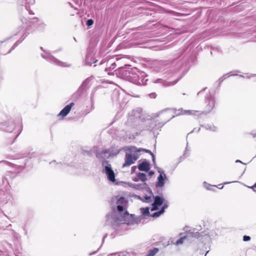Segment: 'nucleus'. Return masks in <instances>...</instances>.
<instances>
[{
	"label": "nucleus",
	"mask_w": 256,
	"mask_h": 256,
	"mask_svg": "<svg viewBox=\"0 0 256 256\" xmlns=\"http://www.w3.org/2000/svg\"><path fill=\"white\" fill-rule=\"evenodd\" d=\"M158 251V248H154L153 250L150 251L148 256H154Z\"/></svg>",
	"instance_id": "nucleus-15"
},
{
	"label": "nucleus",
	"mask_w": 256,
	"mask_h": 256,
	"mask_svg": "<svg viewBox=\"0 0 256 256\" xmlns=\"http://www.w3.org/2000/svg\"><path fill=\"white\" fill-rule=\"evenodd\" d=\"M42 56L43 58L46 59L48 60L50 62L54 63L56 64L62 66H70V64H66L64 62H62L58 60L55 58L54 56H51L49 53L44 52L43 54H42Z\"/></svg>",
	"instance_id": "nucleus-4"
},
{
	"label": "nucleus",
	"mask_w": 256,
	"mask_h": 256,
	"mask_svg": "<svg viewBox=\"0 0 256 256\" xmlns=\"http://www.w3.org/2000/svg\"><path fill=\"white\" fill-rule=\"evenodd\" d=\"M162 113L164 114L166 116H168L170 117V118H174L175 115L178 116L180 114H190V115H196V113L200 114L198 111L196 110H182V108L179 109L178 110H176L174 109L168 108L165 110H164L162 112Z\"/></svg>",
	"instance_id": "nucleus-2"
},
{
	"label": "nucleus",
	"mask_w": 256,
	"mask_h": 256,
	"mask_svg": "<svg viewBox=\"0 0 256 256\" xmlns=\"http://www.w3.org/2000/svg\"><path fill=\"white\" fill-rule=\"evenodd\" d=\"M168 204L166 203H164V205L162 206V208L160 210L156 212L153 214L152 216L153 217H158L160 215H161L162 213H164V210L167 208Z\"/></svg>",
	"instance_id": "nucleus-12"
},
{
	"label": "nucleus",
	"mask_w": 256,
	"mask_h": 256,
	"mask_svg": "<svg viewBox=\"0 0 256 256\" xmlns=\"http://www.w3.org/2000/svg\"><path fill=\"white\" fill-rule=\"evenodd\" d=\"M220 185H221V184H219V185H218V186H220V188H220V189H222V188L223 186H220Z\"/></svg>",
	"instance_id": "nucleus-29"
},
{
	"label": "nucleus",
	"mask_w": 256,
	"mask_h": 256,
	"mask_svg": "<svg viewBox=\"0 0 256 256\" xmlns=\"http://www.w3.org/2000/svg\"><path fill=\"white\" fill-rule=\"evenodd\" d=\"M220 185H221V184H219V185H218V186H220V188H220V189H222V188L223 186H220Z\"/></svg>",
	"instance_id": "nucleus-30"
},
{
	"label": "nucleus",
	"mask_w": 256,
	"mask_h": 256,
	"mask_svg": "<svg viewBox=\"0 0 256 256\" xmlns=\"http://www.w3.org/2000/svg\"><path fill=\"white\" fill-rule=\"evenodd\" d=\"M205 128L206 129L210 130L212 131H215L216 130V128L215 126H212V125L210 126V125L208 124L205 126Z\"/></svg>",
	"instance_id": "nucleus-17"
},
{
	"label": "nucleus",
	"mask_w": 256,
	"mask_h": 256,
	"mask_svg": "<svg viewBox=\"0 0 256 256\" xmlns=\"http://www.w3.org/2000/svg\"><path fill=\"white\" fill-rule=\"evenodd\" d=\"M150 96L151 98H154L156 96V94L155 93H152L150 94Z\"/></svg>",
	"instance_id": "nucleus-24"
},
{
	"label": "nucleus",
	"mask_w": 256,
	"mask_h": 256,
	"mask_svg": "<svg viewBox=\"0 0 256 256\" xmlns=\"http://www.w3.org/2000/svg\"><path fill=\"white\" fill-rule=\"evenodd\" d=\"M110 155V150H103L101 154L98 153L96 154L97 157L102 158H108Z\"/></svg>",
	"instance_id": "nucleus-11"
},
{
	"label": "nucleus",
	"mask_w": 256,
	"mask_h": 256,
	"mask_svg": "<svg viewBox=\"0 0 256 256\" xmlns=\"http://www.w3.org/2000/svg\"><path fill=\"white\" fill-rule=\"evenodd\" d=\"M134 150L133 148H128L126 150L125 162L123 164L122 167L128 166L134 163L136 160L132 156V153L134 152Z\"/></svg>",
	"instance_id": "nucleus-3"
},
{
	"label": "nucleus",
	"mask_w": 256,
	"mask_h": 256,
	"mask_svg": "<svg viewBox=\"0 0 256 256\" xmlns=\"http://www.w3.org/2000/svg\"><path fill=\"white\" fill-rule=\"evenodd\" d=\"M152 155L153 161H154V156L153 154H152Z\"/></svg>",
	"instance_id": "nucleus-31"
},
{
	"label": "nucleus",
	"mask_w": 256,
	"mask_h": 256,
	"mask_svg": "<svg viewBox=\"0 0 256 256\" xmlns=\"http://www.w3.org/2000/svg\"><path fill=\"white\" fill-rule=\"evenodd\" d=\"M220 185H221V184H219V185H218V186H220V188H220V189H222V188L223 186H220Z\"/></svg>",
	"instance_id": "nucleus-28"
},
{
	"label": "nucleus",
	"mask_w": 256,
	"mask_h": 256,
	"mask_svg": "<svg viewBox=\"0 0 256 256\" xmlns=\"http://www.w3.org/2000/svg\"><path fill=\"white\" fill-rule=\"evenodd\" d=\"M198 235V232L194 233L192 232H188L186 236H192V237H194L196 238Z\"/></svg>",
	"instance_id": "nucleus-18"
},
{
	"label": "nucleus",
	"mask_w": 256,
	"mask_h": 256,
	"mask_svg": "<svg viewBox=\"0 0 256 256\" xmlns=\"http://www.w3.org/2000/svg\"><path fill=\"white\" fill-rule=\"evenodd\" d=\"M130 148H133L135 149L134 152L132 153V156L134 158V160H138V158H139V154H138V152H141V151H146V152H149L148 150H146V149H144V148H137L135 146H130Z\"/></svg>",
	"instance_id": "nucleus-9"
},
{
	"label": "nucleus",
	"mask_w": 256,
	"mask_h": 256,
	"mask_svg": "<svg viewBox=\"0 0 256 256\" xmlns=\"http://www.w3.org/2000/svg\"><path fill=\"white\" fill-rule=\"evenodd\" d=\"M154 172L153 171H150L148 172V176H152L154 175Z\"/></svg>",
	"instance_id": "nucleus-25"
},
{
	"label": "nucleus",
	"mask_w": 256,
	"mask_h": 256,
	"mask_svg": "<svg viewBox=\"0 0 256 256\" xmlns=\"http://www.w3.org/2000/svg\"><path fill=\"white\" fill-rule=\"evenodd\" d=\"M137 176L138 178L142 182H144L146 180V174L144 173L140 172Z\"/></svg>",
	"instance_id": "nucleus-13"
},
{
	"label": "nucleus",
	"mask_w": 256,
	"mask_h": 256,
	"mask_svg": "<svg viewBox=\"0 0 256 256\" xmlns=\"http://www.w3.org/2000/svg\"><path fill=\"white\" fill-rule=\"evenodd\" d=\"M134 168H135V167H134V166L132 167V168H133V170H134Z\"/></svg>",
	"instance_id": "nucleus-33"
},
{
	"label": "nucleus",
	"mask_w": 256,
	"mask_h": 256,
	"mask_svg": "<svg viewBox=\"0 0 256 256\" xmlns=\"http://www.w3.org/2000/svg\"><path fill=\"white\" fill-rule=\"evenodd\" d=\"M250 238L249 236H244L243 237V240L244 241H248L250 240Z\"/></svg>",
	"instance_id": "nucleus-22"
},
{
	"label": "nucleus",
	"mask_w": 256,
	"mask_h": 256,
	"mask_svg": "<svg viewBox=\"0 0 256 256\" xmlns=\"http://www.w3.org/2000/svg\"><path fill=\"white\" fill-rule=\"evenodd\" d=\"M212 106H214V100H212Z\"/></svg>",
	"instance_id": "nucleus-32"
},
{
	"label": "nucleus",
	"mask_w": 256,
	"mask_h": 256,
	"mask_svg": "<svg viewBox=\"0 0 256 256\" xmlns=\"http://www.w3.org/2000/svg\"><path fill=\"white\" fill-rule=\"evenodd\" d=\"M74 105L73 102H71L70 104L66 106L58 114V116H62L64 118L70 112L72 106Z\"/></svg>",
	"instance_id": "nucleus-8"
},
{
	"label": "nucleus",
	"mask_w": 256,
	"mask_h": 256,
	"mask_svg": "<svg viewBox=\"0 0 256 256\" xmlns=\"http://www.w3.org/2000/svg\"><path fill=\"white\" fill-rule=\"evenodd\" d=\"M154 196H146L144 197V199L142 200L144 202H152L153 200H154Z\"/></svg>",
	"instance_id": "nucleus-14"
},
{
	"label": "nucleus",
	"mask_w": 256,
	"mask_h": 256,
	"mask_svg": "<svg viewBox=\"0 0 256 256\" xmlns=\"http://www.w3.org/2000/svg\"><path fill=\"white\" fill-rule=\"evenodd\" d=\"M236 162H242L240 160H236Z\"/></svg>",
	"instance_id": "nucleus-26"
},
{
	"label": "nucleus",
	"mask_w": 256,
	"mask_h": 256,
	"mask_svg": "<svg viewBox=\"0 0 256 256\" xmlns=\"http://www.w3.org/2000/svg\"><path fill=\"white\" fill-rule=\"evenodd\" d=\"M204 186L206 187V188L208 190H212V189L210 188V187H212V186H210L208 184H206V182L204 183Z\"/></svg>",
	"instance_id": "nucleus-20"
},
{
	"label": "nucleus",
	"mask_w": 256,
	"mask_h": 256,
	"mask_svg": "<svg viewBox=\"0 0 256 256\" xmlns=\"http://www.w3.org/2000/svg\"><path fill=\"white\" fill-rule=\"evenodd\" d=\"M134 168H135V167H134V166L132 167V168H133V170H134Z\"/></svg>",
	"instance_id": "nucleus-34"
},
{
	"label": "nucleus",
	"mask_w": 256,
	"mask_h": 256,
	"mask_svg": "<svg viewBox=\"0 0 256 256\" xmlns=\"http://www.w3.org/2000/svg\"><path fill=\"white\" fill-rule=\"evenodd\" d=\"M94 24V21L92 20H88L87 21L86 24L88 26L92 25Z\"/></svg>",
	"instance_id": "nucleus-21"
},
{
	"label": "nucleus",
	"mask_w": 256,
	"mask_h": 256,
	"mask_svg": "<svg viewBox=\"0 0 256 256\" xmlns=\"http://www.w3.org/2000/svg\"><path fill=\"white\" fill-rule=\"evenodd\" d=\"M231 183V182H226L224 183V184H230Z\"/></svg>",
	"instance_id": "nucleus-27"
},
{
	"label": "nucleus",
	"mask_w": 256,
	"mask_h": 256,
	"mask_svg": "<svg viewBox=\"0 0 256 256\" xmlns=\"http://www.w3.org/2000/svg\"><path fill=\"white\" fill-rule=\"evenodd\" d=\"M154 201L152 204V210H156L158 209V207L163 204L164 205V203H166L167 204V202L165 201V200L160 196H156L154 198Z\"/></svg>",
	"instance_id": "nucleus-6"
},
{
	"label": "nucleus",
	"mask_w": 256,
	"mask_h": 256,
	"mask_svg": "<svg viewBox=\"0 0 256 256\" xmlns=\"http://www.w3.org/2000/svg\"><path fill=\"white\" fill-rule=\"evenodd\" d=\"M138 168L140 171L148 172L150 168V164L147 162H143L138 165Z\"/></svg>",
	"instance_id": "nucleus-10"
},
{
	"label": "nucleus",
	"mask_w": 256,
	"mask_h": 256,
	"mask_svg": "<svg viewBox=\"0 0 256 256\" xmlns=\"http://www.w3.org/2000/svg\"><path fill=\"white\" fill-rule=\"evenodd\" d=\"M105 163L106 165L104 166V172L107 176L108 180L112 182H114L115 174L114 172L112 170L111 166L108 164L106 162L103 163L104 166V165Z\"/></svg>",
	"instance_id": "nucleus-5"
},
{
	"label": "nucleus",
	"mask_w": 256,
	"mask_h": 256,
	"mask_svg": "<svg viewBox=\"0 0 256 256\" xmlns=\"http://www.w3.org/2000/svg\"><path fill=\"white\" fill-rule=\"evenodd\" d=\"M141 212L142 214L144 216H146L149 214V208L146 207V208H140Z\"/></svg>",
	"instance_id": "nucleus-16"
},
{
	"label": "nucleus",
	"mask_w": 256,
	"mask_h": 256,
	"mask_svg": "<svg viewBox=\"0 0 256 256\" xmlns=\"http://www.w3.org/2000/svg\"><path fill=\"white\" fill-rule=\"evenodd\" d=\"M114 200L116 201V210L118 214H115V208H114V212L110 216H108V220L113 225L120 224H131L133 223V218L126 210L127 202L124 197H116Z\"/></svg>",
	"instance_id": "nucleus-1"
},
{
	"label": "nucleus",
	"mask_w": 256,
	"mask_h": 256,
	"mask_svg": "<svg viewBox=\"0 0 256 256\" xmlns=\"http://www.w3.org/2000/svg\"><path fill=\"white\" fill-rule=\"evenodd\" d=\"M186 236H184V237L180 238L176 242V244L179 245V244H182L184 241V240L186 238Z\"/></svg>",
	"instance_id": "nucleus-19"
},
{
	"label": "nucleus",
	"mask_w": 256,
	"mask_h": 256,
	"mask_svg": "<svg viewBox=\"0 0 256 256\" xmlns=\"http://www.w3.org/2000/svg\"><path fill=\"white\" fill-rule=\"evenodd\" d=\"M158 172H160V174L158 177L156 186L161 188L165 184L166 180V176L163 171L161 172L160 170H158Z\"/></svg>",
	"instance_id": "nucleus-7"
},
{
	"label": "nucleus",
	"mask_w": 256,
	"mask_h": 256,
	"mask_svg": "<svg viewBox=\"0 0 256 256\" xmlns=\"http://www.w3.org/2000/svg\"><path fill=\"white\" fill-rule=\"evenodd\" d=\"M26 2L28 4H34V0H26Z\"/></svg>",
	"instance_id": "nucleus-23"
}]
</instances>
